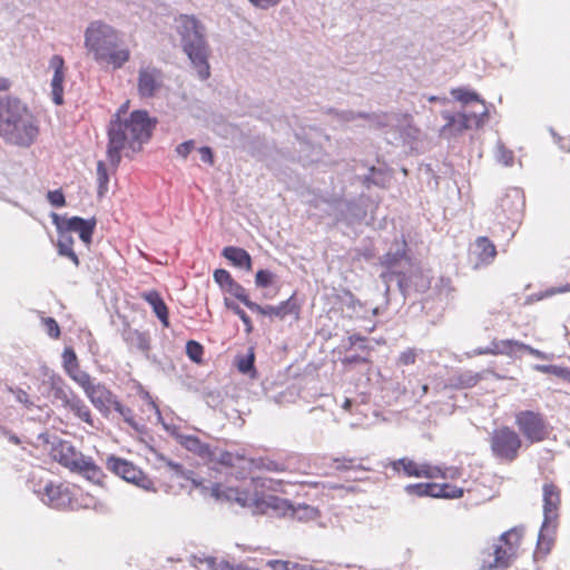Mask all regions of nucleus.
<instances>
[{"label": "nucleus", "mask_w": 570, "mask_h": 570, "mask_svg": "<svg viewBox=\"0 0 570 570\" xmlns=\"http://www.w3.org/2000/svg\"><path fill=\"white\" fill-rule=\"evenodd\" d=\"M164 85L163 71L154 66H141L138 70L137 90L140 98L155 97Z\"/></svg>", "instance_id": "obj_14"}, {"label": "nucleus", "mask_w": 570, "mask_h": 570, "mask_svg": "<svg viewBox=\"0 0 570 570\" xmlns=\"http://www.w3.org/2000/svg\"><path fill=\"white\" fill-rule=\"evenodd\" d=\"M381 276L385 283H389V282H392L395 279L397 282L400 291L405 295L409 286L406 284L404 275H401V274L392 271V272L383 273Z\"/></svg>", "instance_id": "obj_50"}, {"label": "nucleus", "mask_w": 570, "mask_h": 570, "mask_svg": "<svg viewBox=\"0 0 570 570\" xmlns=\"http://www.w3.org/2000/svg\"><path fill=\"white\" fill-rule=\"evenodd\" d=\"M487 373L494 374L493 371L487 370L483 372L463 371L450 379V386L454 389H471L475 386Z\"/></svg>", "instance_id": "obj_27"}, {"label": "nucleus", "mask_w": 570, "mask_h": 570, "mask_svg": "<svg viewBox=\"0 0 570 570\" xmlns=\"http://www.w3.org/2000/svg\"><path fill=\"white\" fill-rule=\"evenodd\" d=\"M451 96L455 100L462 102L463 105H468L472 101H478L482 105L483 109L487 108L485 101L483 99H481L480 96L475 91L470 90L468 88H463V87L454 88L451 90Z\"/></svg>", "instance_id": "obj_38"}, {"label": "nucleus", "mask_w": 570, "mask_h": 570, "mask_svg": "<svg viewBox=\"0 0 570 570\" xmlns=\"http://www.w3.org/2000/svg\"><path fill=\"white\" fill-rule=\"evenodd\" d=\"M112 407L122 416L125 422L128 423L132 429H135L136 431L140 430L139 424L135 421L131 409L122 405L118 400Z\"/></svg>", "instance_id": "obj_46"}, {"label": "nucleus", "mask_w": 570, "mask_h": 570, "mask_svg": "<svg viewBox=\"0 0 570 570\" xmlns=\"http://www.w3.org/2000/svg\"><path fill=\"white\" fill-rule=\"evenodd\" d=\"M224 304L226 308L233 311L242 320L243 324L245 325L246 333H250L253 331V324L252 320L245 313V311L242 309L238 304L227 297L224 298Z\"/></svg>", "instance_id": "obj_43"}, {"label": "nucleus", "mask_w": 570, "mask_h": 570, "mask_svg": "<svg viewBox=\"0 0 570 570\" xmlns=\"http://www.w3.org/2000/svg\"><path fill=\"white\" fill-rule=\"evenodd\" d=\"M194 560L196 566H203L205 570H250L248 567L243 564H230L227 561H218L215 557L210 556H195Z\"/></svg>", "instance_id": "obj_30"}, {"label": "nucleus", "mask_w": 570, "mask_h": 570, "mask_svg": "<svg viewBox=\"0 0 570 570\" xmlns=\"http://www.w3.org/2000/svg\"><path fill=\"white\" fill-rule=\"evenodd\" d=\"M48 383L53 397L61 402L62 406L68 407L72 399L77 394L66 384L61 376L52 374L49 376Z\"/></svg>", "instance_id": "obj_26"}, {"label": "nucleus", "mask_w": 570, "mask_h": 570, "mask_svg": "<svg viewBox=\"0 0 570 570\" xmlns=\"http://www.w3.org/2000/svg\"><path fill=\"white\" fill-rule=\"evenodd\" d=\"M98 196H104L108 189L109 176L104 161L97 164Z\"/></svg>", "instance_id": "obj_45"}, {"label": "nucleus", "mask_w": 570, "mask_h": 570, "mask_svg": "<svg viewBox=\"0 0 570 570\" xmlns=\"http://www.w3.org/2000/svg\"><path fill=\"white\" fill-rule=\"evenodd\" d=\"M267 507L282 510L284 515H289L298 521L312 520L317 515V510L308 504L294 505L289 501L277 497H269Z\"/></svg>", "instance_id": "obj_18"}, {"label": "nucleus", "mask_w": 570, "mask_h": 570, "mask_svg": "<svg viewBox=\"0 0 570 570\" xmlns=\"http://www.w3.org/2000/svg\"><path fill=\"white\" fill-rule=\"evenodd\" d=\"M173 435L181 446L197 454L205 461L217 462L225 466H235L236 460L243 459V454L239 452L223 451L218 448L212 449L195 435H186L177 432H173Z\"/></svg>", "instance_id": "obj_6"}, {"label": "nucleus", "mask_w": 570, "mask_h": 570, "mask_svg": "<svg viewBox=\"0 0 570 570\" xmlns=\"http://www.w3.org/2000/svg\"><path fill=\"white\" fill-rule=\"evenodd\" d=\"M410 495L456 499L463 495V490L450 484L414 483L404 488Z\"/></svg>", "instance_id": "obj_15"}, {"label": "nucleus", "mask_w": 570, "mask_h": 570, "mask_svg": "<svg viewBox=\"0 0 570 570\" xmlns=\"http://www.w3.org/2000/svg\"><path fill=\"white\" fill-rule=\"evenodd\" d=\"M239 453L243 454V459L236 460V465L234 466L242 470L237 474V478H245L246 473L250 472L252 470L279 473L286 471L287 469L285 462L274 460L269 456L246 458L244 452Z\"/></svg>", "instance_id": "obj_16"}, {"label": "nucleus", "mask_w": 570, "mask_h": 570, "mask_svg": "<svg viewBox=\"0 0 570 570\" xmlns=\"http://www.w3.org/2000/svg\"><path fill=\"white\" fill-rule=\"evenodd\" d=\"M158 459L161 462H164V464L166 466H168L175 474L181 475V476H184L186 479H190L193 484L195 485V488H202V490L204 491V487L205 485L203 484V481L199 480V479H195V478L188 476L187 473L184 470V466L180 463L174 462V461L167 459L166 456H164L161 454L158 455Z\"/></svg>", "instance_id": "obj_41"}, {"label": "nucleus", "mask_w": 570, "mask_h": 570, "mask_svg": "<svg viewBox=\"0 0 570 570\" xmlns=\"http://www.w3.org/2000/svg\"><path fill=\"white\" fill-rule=\"evenodd\" d=\"M417 352L415 348H407L399 355L397 365L407 366L415 363Z\"/></svg>", "instance_id": "obj_55"}, {"label": "nucleus", "mask_w": 570, "mask_h": 570, "mask_svg": "<svg viewBox=\"0 0 570 570\" xmlns=\"http://www.w3.org/2000/svg\"><path fill=\"white\" fill-rule=\"evenodd\" d=\"M238 371L243 374H249L254 370V354L242 357L237 363Z\"/></svg>", "instance_id": "obj_58"}, {"label": "nucleus", "mask_w": 570, "mask_h": 570, "mask_svg": "<svg viewBox=\"0 0 570 570\" xmlns=\"http://www.w3.org/2000/svg\"><path fill=\"white\" fill-rule=\"evenodd\" d=\"M522 445L520 435L511 428L495 429L491 434V450L495 458L512 462L518 458Z\"/></svg>", "instance_id": "obj_7"}, {"label": "nucleus", "mask_w": 570, "mask_h": 570, "mask_svg": "<svg viewBox=\"0 0 570 570\" xmlns=\"http://www.w3.org/2000/svg\"><path fill=\"white\" fill-rule=\"evenodd\" d=\"M543 522L539 531L537 549L547 554L550 552L558 528L559 509L561 505V491L551 483L542 485Z\"/></svg>", "instance_id": "obj_5"}, {"label": "nucleus", "mask_w": 570, "mask_h": 570, "mask_svg": "<svg viewBox=\"0 0 570 570\" xmlns=\"http://www.w3.org/2000/svg\"><path fill=\"white\" fill-rule=\"evenodd\" d=\"M515 424L524 439L538 443L549 436V424L544 416L534 411H520L515 414Z\"/></svg>", "instance_id": "obj_9"}, {"label": "nucleus", "mask_w": 570, "mask_h": 570, "mask_svg": "<svg viewBox=\"0 0 570 570\" xmlns=\"http://www.w3.org/2000/svg\"><path fill=\"white\" fill-rule=\"evenodd\" d=\"M402 470L406 476L436 479L441 474L440 466H433L429 463H416L407 458H402L392 462V468L395 471Z\"/></svg>", "instance_id": "obj_19"}, {"label": "nucleus", "mask_w": 570, "mask_h": 570, "mask_svg": "<svg viewBox=\"0 0 570 570\" xmlns=\"http://www.w3.org/2000/svg\"><path fill=\"white\" fill-rule=\"evenodd\" d=\"M40 132L39 121L19 98L0 96V138L18 148L31 147Z\"/></svg>", "instance_id": "obj_1"}, {"label": "nucleus", "mask_w": 570, "mask_h": 570, "mask_svg": "<svg viewBox=\"0 0 570 570\" xmlns=\"http://www.w3.org/2000/svg\"><path fill=\"white\" fill-rule=\"evenodd\" d=\"M58 232V242H57V248L58 254L60 256H66L72 261V263L78 266L79 259L75 250L72 249L73 246V238L71 234H69L67 230H57Z\"/></svg>", "instance_id": "obj_32"}, {"label": "nucleus", "mask_w": 570, "mask_h": 570, "mask_svg": "<svg viewBox=\"0 0 570 570\" xmlns=\"http://www.w3.org/2000/svg\"><path fill=\"white\" fill-rule=\"evenodd\" d=\"M144 299L153 307L154 313L158 317V320L161 322V324L166 327L169 326V320H168V309L167 306L161 298V296L155 292L149 291L142 294Z\"/></svg>", "instance_id": "obj_31"}, {"label": "nucleus", "mask_w": 570, "mask_h": 570, "mask_svg": "<svg viewBox=\"0 0 570 570\" xmlns=\"http://www.w3.org/2000/svg\"><path fill=\"white\" fill-rule=\"evenodd\" d=\"M49 67L53 70V76L51 79V94H52V101L56 105H62L63 104V79H65V60L61 56L55 55L51 57L49 61Z\"/></svg>", "instance_id": "obj_24"}, {"label": "nucleus", "mask_w": 570, "mask_h": 570, "mask_svg": "<svg viewBox=\"0 0 570 570\" xmlns=\"http://www.w3.org/2000/svg\"><path fill=\"white\" fill-rule=\"evenodd\" d=\"M341 117L344 121H352L356 117L367 119L372 125L376 127H385L390 125V116L386 114L377 115V114H364L358 112L354 114L353 111H343Z\"/></svg>", "instance_id": "obj_34"}, {"label": "nucleus", "mask_w": 570, "mask_h": 570, "mask_svg": "<svg viewBox=\"0 0 570 570\" xmlns=\"http://www.w3.org/2000/svg\"><path fill=\"white\" fill-rule=\"evenodd\" d=\"M214 281L219 285V287L225 291V288L234 281L232 275L226 269H216L214 272Z\"/></svg>", "instance_id": "obj_53"}, {"label": "nucleus", "mask_w": 570, "mask_h": 570, "mask_svg": "<svg viewBox=\"0 0 570 570\" xmlns=\"http://www.w3.org/2000/svg\"><path fill=\"white\" fill-rule=\"evenodd\" d=\"M47 199L55 207H62L66 204L65 195L58 189L48 191Z\"/></svg>", "instance_id": "obj_60"}, {"label": "nucleus", "mask_w": 570, "mask_h": 570, "mask_svg": "<svg viewBox=\"0 0 570 570\" xmlns=\"http://www.w3.org/2000/svg\"><path fill=\"white\" fill-rule=\"evenodd\" d=\"M495 157H497V160L499 163L503 164L504 166L513 165V160H514L513 151L505 148V146L501 141H498V144H497Z\"/></svg>", "instance_id": "obj_47"}, {"label": "nucleus", "mask_w": 570, "mask_h": 570, "mask_svg": "<svg viewBox=\"0 0 570 570\" xmlns=\"http://www.w3.org/2000/svg\"><path fill=\"white\" fill-rule=\"evenodd\" d=\"M222 255L236 267L252 269V257L244 248L227 246L223 249Z\"/></svg>", "instance_id": "obj_28"}, {"label": "nucleus", "mask_w": 570, "mask_h": 570, "mask_svg": "<svg viewBox=\"0 0 570 570\" xmlns=\"http://www.w3.org/2000/svg\"><path fill=\"white\" fill-rule=\"evenodd\" d=\"M67 409H69L77 417L83 422L91 426L94 425L90 409L78 395L72 399Z\"/></svg>", "instance_id": "obj_37"}, {"label": "nucleus", "mask_w": 570, "mask_h": 570, "mask_svg": "<svg viewBox=\"0 0 570 570\" xmlns=\"http://www.w3.org/2000/svg\"><path fill=\"white\" fill-rule=\"evenodd\" d=\"M120 111L110 120L108 127V159L112 166L120 163V153L125 149L139 150L151 135L156 121L146 110H135L130 116L121 120Z\"/></svg>", "instance_id": "obj_2"}, {"label": "nucleus", "mask_w": 570, "mask_h": 570, "mask_svg": "<svg viewBox=\"0 0 570 570\" xmlns=\"http://www.w3.org/2000/svg\"><path fill=\"white\" fill-rule=\"evenodd\" d=\"M43 325H45L47 334L50 337H53V338H58L59 337L60 328H59V325H58V323L56 322L55 318H52V317L43 318Z\"/></svg>", "instance_id": "obj_59"}, {"label": "nucleus", "mask_w": 570, "mask_h": 570, "mask_svg": "<svg viewBox=\"0 0 570 570\" xmlns=\"http://www.w3.org/2000/svg\"><path fill=\"white\" fill-rule=\"evenodd\" d=\"M177 31L184 52L197 69L200 79L209 77V48L205 38V28L194 16L183 14L177 19Z\"/></svg>", "instance_id": "obj_4"}, {"label": "nucleus", "mask_w": 570, "mask_h": 570, "mask_svg": "<svg viewBox=\"0 0 570 570\" xmlns=\"http://www.w3.org/2000/svg\"><path fill=\"white\" fill-rule=\"evenodd\" d=\"M265 566L272 570H297L299 563L273 559L267 560Z\"/></svg>", "instance_id": "obj_52"}, {"label": "nucleus", "mask_w": 570, "mask_h": 570, "mask_svg": "<svg viewBox=\"0 0 570 570\" xmlns=\"http://www.w3.org/2000/svg\"><path fill=\"white\" fill-rule=\"evenodd\" d=\"M513 556V543H509V547L494 544L493 552L482 561L479 570L505 569L510 566Z\"/></svg>", "instance_id": "obj_23"}, {"label": "nucleus", "mask_w": 570, "mask_h": 570, "mask_svg": "<svg viewBox=\"0 0 570 570\" xmlns=\"http://www.w3.org/2000/svg\"><path fill=\"white\" fill-rule=\"evenodd\" d=\"M524 207V197L522 193L514 188L509 190L499 202V208L502 215L510 220H517Z\"/></svg>", "instance_id": "obj_22"}, {"label": "nucleus", "mask_w": 570, "mask_h": 570, "mask_svg": "<svg viewBox=\"0 0 570 570\" xmlns=\"http://www.w3.org/2000/svg\"><path fill=\"white\" fill-rule=\"evenodd\" d=\"M250 311L269 317H278L281 320H284L288 315H294L295 318H298L299 307L297 306L294 297L292 296L276 306H262L257 303H254Z\"/></svg>", "instance_id": "obj_21"}, {"label": "nucleus", "mask_w": 570, "mask_h": 570, "mask_svg": "<svg viewBox=\"0 0 570 570\" xmlns=\"http://www.w3.org/2000/svg\"><path fill=\"white\" fill-rule=\"evenodd\" d=\"M224 292H226V293L233 295L234 297H236L237 299H239L249 309H252V306L255 303V302L249 299V297H248V295L246 293V289L239 283H237L236 281H233L225 288Z\"/></svg>", "instance_id": "obj_42"}, {"label": "nucleus", "mask_w": 570, "mask_h": 570, "mask_svg": "<svg viewBox=\"0 0 570 570\" xmlns=\"http://www.w3.org/2000/svg\"><path fill=\"white\" fill-rule=\"evenodd\" d=\"M199 154H200V159L202 161L208 164V165H213L214 164V156H213V151L209 147L207 146H204V147H200L198 149Z\"/></svg>", "instance_id": "obj_64"}, {"label": "nucleus", "mask_w": 570, "mask_h": 570, "mask_svg": "<svg viewBox=\"0 0 570 570\" xmlns=\"http://www.w3.org/2000/svg\"><path fill=\"white\" fill-rule=\"evenodd\" d=\"M85 393L92 405L105 416L109 414L110 407L117 402V396L100 383L92 384Z\"/></svg>", "instance_id": "obj_20"}, {"label": "nucleus", "mask_w": 570, "mask_h": 570, "mask_svg": "<svg viewBox=\"0 0 570 570\" xmlns=\"http://www.w3.org/2000/svg\"><path fill=\"white\" fill-rule=\"evenodd\" d=\"M52 223L56 226L57 230H67L70 233H78L79 238L86 244L89 245L92 239V234L96 228V219H85L78 216H73L70 218L61 217L60 215L52 213L51 215Z\"/></svg>", "instance_id": "obj_11"}, {"label": "nucleus", "mask_w": 570, "mask_h": 570, "mask_svg": "<svg viewBox=\"0 0 570 570\" xmlns=\"http://www.w3.org/2000/svg\"><path fill=\"white\" fill-rule=\"evenodd\" d=\"M63 367L68 372L71 367L78 366V360L72 348H65L62 353Z\"/></svg>", "instance_id": "obj_57"}, {"label": "nucleus", "mask_w": 570, "mask_h": 570, "mask_svg": "<svg viewBox=\"0 0 570 570\" xmlns=\"http://www.w3.org/2000/svg\"><path fill=\"white\" fill-rule=\"evenodd\" d=\"M403 255L404 250L400 248L395 253L389 252L382 257V264L392 269Z\"/></svg>", "instance_id": "obj_56"}, {"label": "nucleus", "mask_w": 570, "mask_h": 570, "mask_svg": "<svg viewBox=\"0 0 570 570\" xmlns=\"http://www.w3.org/2000/svg\"><path fill=\"white\" fill-rule=\"evenodd\" d=\"M194 148H195L194 140H187V141L179 144L176 147V153L178 156L186 158Z\"/></svg>", "instance_id": "obj_63"}, {"label": "nucleus", "mask_w": 570, "mask_h": 570, "mask_svg": "<svg viewBox=\"0 0 570 570\" xmlns=\"http://www.w3.org/2000/svg\"><path fill=\"white\" fill-rule=\"evenodd\" d=\"M206 491H209L210 495L217 500L225 499L227 501H235L242 507L256 505L259 508L263 503L266 505L268 503V500L261 502L256 494L238 488L223 489L219 483H210V487H204L203 492L205 493Z\"/></svg>", "instance_id": "obj_13"}, {"label": "nucleus", "mask_w": 570, "mask_h": 570, "mask_svg": "<svg viewBox=\"0 0 570 570\" xmlns=\"http://www.w3.org/2000/svg\"><path fill=\"white\" fill-rule=\"evenodd\" d=\"M186 353L191 361L200 363L204 354V348L198 342L188 341L186 344Z\"/></svg>", "instance_id": "obj_49"}, {"label": "nucleus", "mask_w": 570, "mask_h": 570, "mask_svg": "<svg viewBox=\"0 0 570 570\" xmlns=\"http://www.w3.org/2000/svg\"><path fill=\"white\" fill-rule=\"evenodd\" d=\"M107 466L110 471H112L116 475L120 476L127 482H130L146 491H156L154 487V482L148 478L138 466L134 463L116 458L110 456L107 461Z\"/></svg>", "instance_id": "obj_10"}, {"label": "nucleus", "mask_w": 570, "mask_h": 570, "mask_svg": "<svg viewBox=\"0 0 570 570\" xmlns=\"http://www.w3.org/2000/svg\"><path fill=\"white\" fill-rule=\"evenodd\" d=\"M55 458L58 459L59 463L65 466L66 459H73L77 454L75 448L69 442H61L60 449L56 450Z\"/></svg>", "instance_id": "obj_48"}, {"label": "nucleus", "mask_w": 570, "mask_h": 570, "mask_svg": "<svg viewBox=\"0 0 570 570\" xmlns=\"http://www.w3.org/2000/svg\"><path fill=\"white\" fill-rule=\"evenodd\" d=\"M521 538V533L517 529H511L500 535V541L505 544V547H509V543H513V553H515V548L519 544Z\"/></svg>", "instance_id": "obj_51"}, {"label": "nucleus", "mask_w": 570, "mask_h": 570, "mask_svg": "<svg viewBox=\"0 0 570 570\" xmlns=\"http://www.w3.org/2000/svg\"><path fill=\"white\" fill-rule=\"evenodd\" d=\"M67 374L77 383L79 384L83 391H86L89 386H91L94 383H92V380H91V376L79 368V365L76 366V367H71Z\"/></svg>", "instance_id": "obj_44"}, {"label": "nucleus", "mask_w": 570, "mask_h": 570, "mask_svg": "<svg viewBox=\"0 0 570 570\" xmlns=\"http://www.w3.org/2000/svg\"><path fill=\"white\" fill-rule=\"evenodd\" d=\"M338 301L343 308L348 312L350 317L363 315L364 305L350 291H343L338 295Z\"/></svg>", "instance_id": "obj_33"}, {"label": "nucleus", "mask_w": 570, "mask_h": 570, "mask_svg": "<svg viewBox=\"0 0 570 570\" xmlns=\"http://www.w3.org/2000/svg\"><path fill=\"white\" fill-rule=\"evenodd\" d=\"M348 344H350V350H352L354 347L357 350H361L362 352H365L367 350L366 340L358 334H353V335L348 336Z\"/></svg>", "instance_id": "obj_62"}, {"label": "nucleus", "mask_w": 570, "mask_h": 570, "mask_svg": "<svg viewBox=\"0 0 570 570\" xmlns=\"http://www.w3.org/2000/svg\"><path fill=\"white\" fill-rule=\"evenodd\" d=\"M493 342V348H494V355L501 354V355H508V356H518V354L521 352V343L515 340H500V341H492Z\"/></svg>", "instance_id": "obj_36"}, {"label": "nucleus", "mask_w": 570, "mask_h": 570, "mask_svg": "<svg viewBox=\"0 0 570 570\" xmlns=\"http://www.w3.org/2000/svg\"><path fill=\"white\" fill-rule=\"evenodd\" d=\"M85 46L99 62L121 68L130 58V51L120 33L102 21H92L85 31Z\"/></svg>", "instance_id": "obj_3"}, {"label": "nucleus", "mask_w": 570, "mask_h": 570, "mask_svg": "<svg viewBox=\"0 0 570 570\" xmlns=\"http://www.w3.org/2000/svg\"><path fill=\"white\" fill-rule=\"evenodd\" d=\"M386 180L387 175L383 170L376 169L375 167L368 168V173L362 178V183L366 188H368L371 185L384 187Z\"/></svg>", "instance_id": "obj_40"}, {"label": "nucleus", "mask_w": 570, "mask_h": 570, "mask_svg": "<svg viewBox=\"0 0 570 570\" xmlns=\"http://www.w3.org/2000/svg\"><path fill=\"white\" fill-rule=\"evenodd\" d=\"M321 202L326 203L328 205L330 214L335 215L337 220L353 224L355 222H361L366 217V208L363 205L362 199H335L331 203L325 199H322Z\"/></svg>", "instance_id": "obj_12"}, {"label": "nucleus", "mask_w": 570, "mask_h": 570, "mask_svg": "<svg viewBox=\"0 0 570 570\" xmlns=\"http://www.w3.org/2000/svg\"><path fill=\"white\" fill-rule=\"evenodd\" d=\"M433 292H435L439 299L445 304L452 302L455 296V288L449 277H440L433 287Z\"/></svg>", "instance_id": "obj_35"}, {"label": "nucleus", "mask_w": 570, "mask_h": 570, "mask_svg": "<svg viewBox=\"0 0 570 570\" xmlns=\"http://www.w3.org/2000/svg\"><path fill=\"white\" fill-rule=\"evenodd\" d=\"M273 273L268 269H259L255 276V284L257 287H268L273 282Z\"/></svg>", "instance_id": "obj_54"}, {"label": "nucleus", "mask_w": 570, "mask_h": 570, "mask_svg": "<svg viewBox=\"0 0 570 570\" xmlns=\"http://www.w3.org/2000/svg\"><path fill=\"white\" fill-rule=\"evenodd\" d=\"M472 253L478 258L474 265V267L478 268L480 266H488L494 261L497 248L488 237L481 236L475 239Z\"/></svg>", "instance_id": "obj_25"}, {"label": "nucleus", "mask_w": 570, "mask_h": 570, "mask_svg": "<svg viewBox=\"0 0 570 570\" xmlns=\"http://www.w3.org/2000/svg\"><path fill=\"white\" fill-rule=\"evenodd\" d=\"M10 392L14 395L16 401L23 404L27 409L33 406V402L30 401L26 391L21 389H10Z\"/></svg>", "instance_id": "obj_61"}, {"label": "nucleus", "mask_w": 570, "mask_h": 570, "mask_svg": "<svg viewBox=\"0 0 570 570\" xmlns=\"http://www.w3.org/2000/svg\"><path fill=\"white\" fill-rule=\"evenodd\" d=\"M92 464L94 461L91 460V458L86 456L81 453H77L73 459L65 460L66 468L70 469L71 471H78L80 473L87 471Z\"/></svg>", "instance_id": "obj_39"}, {"label": "nucleus", "mask_w": 570, "mask_h": 570, "mask_svg": "<svg viewBox=\"0 0 570 570\" xmlns=\"http://www.w3.org/2000/svg\"><path fill=\"white\" fill-rule=\"evenodd\" d=\"M122 338L129 348H136L147 354L150 350V340L148 334L137 330L128 328L122 332Z\"/></svg>", "instance_id": "obj_29"}, {"label": "nucleus", "mask_w": 570, "mask_h": 570, "mask_svg": "<svg viewBox=\"0 0 570 570\" xmlns=\"http://www.w3.org/2000/svg\"><path fill=\"white\" fill-rule=\"evenodd\" d=\"M33 491L45 504L53 509H66L71 504L69 488L61 483L47 482L43 489Z\"/></svg>", "instance_id": "obj_17"}, {"label": "nucleus", "mask_w": 570, "mask_h": 570, "mask_svg": "<svg viewBox=\"0 0 570 570\" xmlns=\"http://www.w3.org/2000/svg\"><path fill=\"white\" fill-rule=\"evenodd\" d=\"M442 117L446 122L441 128L440 132L443 137L450 138L473 127H481L488 117V109L484 108L480 112L472 114H451L449 111H443Z\"/></svg>", "instance_id": "obj_8"}]
</instances>
